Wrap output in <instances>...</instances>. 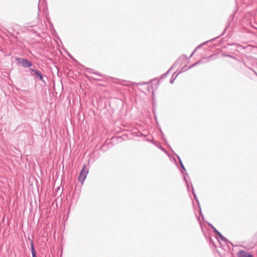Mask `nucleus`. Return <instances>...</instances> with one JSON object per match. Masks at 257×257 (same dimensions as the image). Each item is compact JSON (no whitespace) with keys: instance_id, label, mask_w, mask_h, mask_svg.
Segmentation results:
<instances>
[{"instance_id":"2","label":"nucleus","mask_w":257,"mask_h":257,"mask_svg":"<svg viewBox=\"0 0 257 257\" xmlns=\"http://www.w3.org/2000/svg\"><path fill=\"white\" fill-rule=\"evenodd\" d=\"M17 60L19 63L24 67H30L32 66V63L26 59L22 58H17Z\"/></svg>"},{"instance_id":"4","label":"nucleus","mask_w":257,"mask_h":257,"mask_svg":"<svg viewBox=\"0 0 257 257\" xmlns=\"http://www.w3.org/2000/svg\"><path fill=\"white\" fill-rule=\"evenodd\" d=\"M31 70L34 72L35 73L39 76L41 80L43 79V75L40 72H39V71L34 70L33 69H31Z\"/></svg>"},{"instance_id":"1","label":"nucleus","mask_w":257,"mask_h":257,"mask_svg":"<svg viewBox=\"0 0 257 257\" xmlns=\"http://www.w3.org/2000/svg\"><path fill=\"white\" fill-rule=\"evenodd\" d=\"M87 173L88 171L86 169V166L84 165L78 178V180L82 184L83 183L85 179H86Z\"/></svg>"},{"instance_id":"3","label":"nucleus","mask_w":257,"mask_h":257,"mask_svg":"<svg viewBox=\"0 0 257 257\" xmlns=\"http://www.w3.org/2000/svg\"><path fill=\"white\" fill-rule=\"evenodd\" d=\"M249 253L244 250H240L237 253L238 257H246Z\"/></svg>"},{"instance_id":"6","label":"nucleus","mask_w":257,"mask_h":257,"mask_svg":"<svg viewBox=\"0 0 257 257\" xmlns=\"http://www.w3.org/2000/svg\"><path fill=\"white\" fill-rule=\"evenodd\" d=\"M246 257H253V256L249 253Z\"/></svg>"},{"instance_id":"5","label":"nucleus","mask_w":257,"mask_h":257,"mask_svg":"<svg viewBox=\"0 0 257 257\" xmlns=\"http://www.w3.org/2000/svg\"><path fill=\"white\" fill-rule=\"evenodd\" d=\"M31 250H32V255H36V252L35 250L33 242L31 243Z\"/></svg>"},{"instance_id":"7","label":"nucleus","mask_w":257,"mask_h":257,"mask_svg":"<svg viewBox=\"0 0 257 257\" xmlns=\"http://www.w3.org/2000/svg\"><path fill=\"white\" fill-rule=\"evenodd\" d=\"M33 257H37V255H32Z\"/></svg>"}]
</instances>
